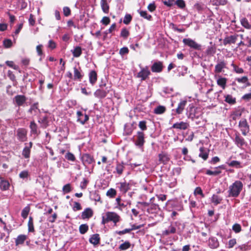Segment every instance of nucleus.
Segmentation results:
<instances>
[{
    "mask_svg": "<svg viewBox=\"0 0 251 251\" xmlns=\"http://www.w3.org/2000/svg\"><path fill=\"white\" fill-rule=\"evenodd\" d=\"M243 184L239 180L235 181L229 187L228 190V196L231 197H237L242 190Z\"/></svg>",
    "mask_w": 251,
    "mask_h": 251,
    "instance_id": "1",
    "label": "nucleus"
},
{
    "mask_svg": "<svg viewBox=\"0 0 251 251\" xmlns=\"http://www.w3.org/2000/svg\"><path fill=\"white\" fill-rule=\"evenodd\" d=\"M121 220L120 216L114 212H106L102 216L101 224L105 225L110 222H112L115 225Z\"/></svg>",
    "mask_w": 251,
    "mask_h": 251,
    "instance_id": "2",
    "label": "nucleus"
},
{
    "mask_svg": "<svg viewBox=\"0 0 251 251\" xmlns=\"http://www.w3.org/2000/svg\"><path fill=\"white\" fill-rule=\"evenodd\" d=\"M134 144L138 148L143 149L145 142V134L143 131H138L136 135H134Z\"/></svg>",
    "mask_w": 251,
    "mask_h": 251,
    "instance_id": "3",
    "label": "nucleus"
},
{
    "mask_svg": "<svg viewBox=\"0 0 251 251\" xmlns=\"http://www.w3.org/2000/svg\"><path fill=\"white\" fill-rule=\"evenodd\" d=\"M140 71L137 74L136 77L140 78L141 81L145 80L151 75V72L148 66L144 67H140Z\"/></svg>",
    "mask_w": 251,
    "mask_h": 251,
    "instance_id": "4",
    "label": "nucleus"
},
{
    "mask_svg": "<svg viewBox=\"0 0 251 251\" xmlns=\"http://www.w3.org/2000/svg\"><path fill=\"white\" fill-rule=\"evenodd\" d=\"M239 127L244 136H246L250 131L249 125L245 119H242L239 121Z\"/></svg>",
    "mask_w": 251,
    "mask_h": 251,
    "instance_id": "5",
    "label": "nucleus"
},
{
    "mask_svg": "<svg viewBox=\"0 0 251 251\" xmlns=\"http://www.w3.org/2000/svg\"><path fill=\"white\" fill-rule=\"evenodd\" d=\"M111 90V86L106 87L105 89H97L94 93V96L98 98L102 99L105 98Z\"/></svg>",
    "mask_w": 251,
    "mask_h": 251,
    "instance_id": "6",
    "label": "nucleus"
},
{
    "mask_svg": "<svg viewBox=\"0 0 251 251\" xmlns=\"http://www.w3.org/2000/svg\"><path fill=\"white\" fill-rule=\"evenodd\" d=\"M183 43L188 47L195 50H200L201 45L196 43L194 40L190 38H184L183 39Z\"/></svg>",
    "mask_w": 251,
    "mask_h": 251,
    "instance_id": "7",
    "label": "nucleus"
},
{
    "mask_svg": "<svg viewBox=\"0 0 251 251\" xmlns=\"http://www.w3.org/2000/svg\"><path fill=\"white\" fill-rule=\"evenodd\" d=\"M238 36L239 35L237 34L226 36L223 40V44L226 46L227 45L235 44Z\"/></svg>",
    "mask_w": 251,
    "mask_h": 251,
    "instance_id": "8",
    "label": "nucleus"
},
{
    "mask_svg": "<svg viewBox=\"0 0 251 251\" xmlns=\"http://www.w3.org/2000/svg\"><path fill=\"white\" fill-rule=\"evenodd\" d=\"M132 183L131 181H130L128 182H126V181L120 182L118 184V188L121 192L125 194L127 191L130 189Z\"/></svg>",
    "mask_w": 251,
    "mask_h": 251,
    "instance_id": "9",
    "label": "nucleus"
},
{
    "mask_svg": "<svg viewBox=\"0 0 251 251\" xmlns=\"http://www.w3.org/2000/svg\"><path fill=\"white\" fill-rule=\"evenodd\" d=\"M27 98L24 95H18L13 99L14 102L18 106H23Z\"/></svg>",
    "mask_w": 251,
    "mask_h": 251,
    "instance_id": "10",
    "label": "nucleus"
},
{
    "mask_svg": "<svg viewBox=\"0 0 251 251\" xmlns=\"http://www.w3.org/2000/svg\"><path fill=\"white\" fill-rule=\"evenodd\" d=\"M234 141L236 145L239 148H242L246 144L245 139L239 133L235 134Z\"/></svg>",
    "mask_w": 251,
    "mask_h": 251,
    "instance_id": "11",
    "label": "nucleus"
},
{
    "mask_svg": "<svg viewBox=\"0 0 251 251\" xmlns=\"http://www.w3.org/2000/svg\"><path fill=\"white\" fill-rule=\"evenodd\" d=\"M32 143L30 142L28 144H25V146L22 151V155L26 159L29 158L30 155Z\"/></svg>",
    "mask_w": 251,
    "mask_h": 251,
    "instance_id": "12",
    "label": "nucleus"
},
{
    "mask_svg": "<svg viewBox=\"0 0 251 251\" xmlns=\"http://www.w3.org/2000/svg\"><path fill=\"white\" fill-rule=\"evenodd\" d=\"M17 132L18 138L20 141L23 142L26 140L27 131L25 128H19Z\"/></svg>",
    "mask_w": 251,
    "mask_h": 251,
    "instance_id": "13",
    "label": "nucleus"
},
{
    "mask_svg": "<svg viewBox=\"0 0 251 251\" xmlns=\"http://www.w3.org/2000/svg\"><path fill=\"white\" fill-rule=\"evenodd\" d=\"M152 72L155 73H160L162 71L163 65L160 61L154 62L151 67Z\"/></svg>",
    "mask_w": 251,
    "mask_h": 251,
    "instance_id": "14",
    "label": "nucleus"
},
{
    "mask_svg": "<svg viewBox=\"0 0 251 251\" xmlns=\"http://www.w3.org/2000/svg\"><path fill=\"white\" fill-rule=\"evenodd\" d=\"M226 63L224 61H219L215 65L214 72L215 73H220L223 69L226 67Z\"/></svg>",
    "mask_w": 251,
    "mask_h": 251,
    "instance_id": "15",
    "label": "nucleus"
},
{
    "mask_svg": "<svg viewBox=\"0 0 251 251\" xmlns=\"http://www.w3.org/2000/svg\"><path fill=\"white\" fill-rule=\"evenodd\" d=\"M93 215V211L90 208H87L81 213L82 219H89Z\"/></svg>",
    "mask_w": 251,
    "mask_h": 251,
    "instance_id": "16",
    "label": "nucleus"
},
{
    "mask_svg": "<svg viewBox=\"0 0 251 251\" xmlns=\"http://www.w3.org/2000/svg\"><path fill=\"white\" fill-rule=\"evenodd\" d=\"M76 115L77 117V121L80 122L82 125H84L85 122L89 119L88 116L86 114L83 116L82 113L81 111H77Z\"/></svg>",
    "mask_w": 251,
    "mask_h": 251,
    "instance_id": "17",
    "label": "nucleus"
},
{
    "mask_svg": "<svg viewBox=\"0 0 251 251\" xmlns=\"http://www.w3.org/2000/svg\"><path fill=\"white\" fill-rule=\"evenodd\" d=\"M188 126L189 124L187 123L181 122L174 124L172 126V127L180 130H185L187 129Z\"/></svg>",
    "mask_w": 251,
    "mask_h": 251,
    "instance_id": "18",
    "label": "nucleus"
},
{
    "mask_svg": "<svg viewBox=\"0 0 251 251\" xmlns=\"http://www.w3.org/2000/svg\"><path fill=\"white\" fill-rule=\"evenodd\" d=\"M82 161L84 164H90L94 162V159L90 154H84L82 156Z\"/></svg>",
    "mask_w": 251,
    "mask_h": 251,
    "instance_id": "19",
    "label": "nucleus"
},
{
    "mask_svg": "<svg viewBox=\"0 0 251 251\" xmlns=\"http://www.w3.org/2000/svg\"><path fill=\"white\" fill-rule=\"evenodd\" d=\"M209 246L211 249H216L219 246V243L216 237L210 238L208 241Z\"/></svg>",
    "mask_w": 251,
    "mask_h": 251,
    "instance_id": "20",
    "label": "nucleus"
},
{
    "mask_svg": "<svg viewBox=\"0 0 251 251\" xmlns=\"http://www.w3.org/2000/svg\"><path fill=\"white\" fill-rule=\"evenodd\" d=\"M186 100H181L178 103V106L176 110V113L178 114H181L186 106Z\"/></svg>",
    "mask_w": 251,
    "mask_h": 251,
    "instance_id": "21",
    "label": "nucleus"
},
{
    "mask_svg": "<svg viewBox=\"0 0 251 251\" xmlns=\"http://www.w3.org/2000/svg\"><path fill=\"white\" fill-rule=\"evenodd\" d=\"M9 187V182L3 177H0V188L2 190H6L8 189Z\"/></svg>",
    "mask_w": 251,
    "mask_h": 251,
    "instance_id": "22",
    "label": "nucleus"
},
{
    "mask_svg": "<svg viewBox=\"0 0 251 251\" xmlns=\"http://www.w3.org/2000/svg\"><path fill=\"white\" fill-rule=\"evenodd\" d=\"M235 80L237 81L238 83L245 84V87L251 85L249 81V79L247 76H244L241 77H238L235 79Z\"/></svg>",
    "mask_w": 251,
    "mask_h": 251,
    "instance_id": "23",
    "label": "nucleus"
},
{
    "mask_svg": "<svg viewBox=\"0 0 251 251\" xmlns=\"http://www.w3.org/2000/svg\"><path fill=\"white\" fill-rule=\"evenodd\" d=\"M30 128L31 129V133L33 134L37 135L40 133L38 129V126L34 122V121H32L30 122Z\"/></svg>",
    "mask_w": 251,
    "mask_h": 251,
    "instance_id": "24",
    "label": "nucleus"
},
{
    "mask_svg": "<svg viewBox=\"0 0 251 251\" xmlns=\"http://www.w3.org/2000/svg\"><path fill=\"white\" fill-rule=\"evenodd\" d=\"M89 81L92 85H94L97 80V74L95 71H91L89 74Z\"/></svg>",
    "mask_w": 251,
    "mask_h": 251,
    "instance_id": "25",
    "label": "nucleus"
},
{
    "mask_svg": "<svg viewBox=\"0 0 251 251\" xmlns=\"http://www.w3.org/2000/svg\"><path fill=\"white\" fill-rule=\"evenodd\" d=\"M227 79L225 77H223L221 76H219L217 80V84L221 87L223 89L226 88Z\"/></svg>",
    "mask_w": 251,
    "mask_h": 251,
    "instance_id": "26",
    "label": "nucleus"
},
{
    "mask_svg": "<svg viewBox=\"0 0 251 251\" xmlns=\"http://www.w3.org/2000/svg\"><path fill=\"white\" fill-rule=\"evenodd\" d=\"M220 168L224 169L223 165H221L215 168L214 171L208 170L206 171V174L208 175L217 176L221 173V171L219 169Z\"/></svg>",
    "mask_w": 251,
    "mask_h": 251,
    "instance_id": "27",
    "label": "nucleus"
},
{
    "mask_svg": "<svg viewBox=\"0 0 251 251\" xmlns=\"http://www.w3.org/2000/svg\"><path fill=\"white\" fill-rule=\"evenodd\" d=\"M240 24L242 26L247 29H251V24H250L249 21L246 18L243 17L240 20Z\"/></svg>",
    "mask_w": 251,
    "mask_h": 251,
    "instance_id": "28",
    "label": "nucleus"
},
{
    "mask_svg": "<svg viewBox=\"0 0 251 251\" xmlns=\"http://www.w3.org/2000/svg\"><path fill=\"white\" fill-rule=\"evenodd\" d=\"M200 153L199 154V156L202 158L204 160H206L208 157L209 151L204 149L203 148H201L200 149Z\"/></svg>",
    "mask_w": 251,
    "mask_h": 251,
    "instance_id": "29",
    "label": "nucleus"
},
{
    "mask_svg": "<svg viewBox=\"0 0 251 251\" xmlns=\"http://www.w3.org/2000/svg\"><path fill=\"white\" fill-rule=\"evenodd\" d=\"M48 117L46 116L40 117L38 119V122L41 124V126L43 128H46L48 126Z\"/></svg>",
    "mask_w": 251,
    "mask_h": 251,
    "instance_id": "30",
    "label": "nucleus"
},
{
    "mask_svg": "<svg viewBox=\"0 0 251 251\" xmlns=\"http://www.w3.org/2000/svg\"><path fill=\"white\" fill-rule=\"evenodd\" d=\"M28 112L34 115L37 114L40 112V110L38 108V103H35L32 104Z\"/></svg>",
    "mask_w": 251,
    "mask_h": 251,
    "instance_id": "31",
    "label": "nucleus"
},
{
    "mask_svg": "<svg viewBox=\"0 0 251 251\" xmlns=\"http://www.w3.org/2000/svg\"><path fill=\"white\" fill-rule=\"evenodd\" d=\"M100 5L103 12L105 13L109 12V5L107 3V0H101Z\"/></svg>",
    "mask_w": 251,
    "mask_h": 251,
    "instance_id": "32",
    "label": "nucleus"
},
{
    "mask_svg": "<svg viewBox=\"0 0 251 251\" xmlns=\"http://www.w3.org/2000/svg\"><path fill=\"white\" fill-rule=\"evenodd\" d=\"M27 236L25 235L21 234L19 235L15 241L16 245H18L23 244Z\"/></svg>",
    "mask_w": 251,
    "mask_h": 251,
    "instance_id": "33",
    "label": "nucleus"
},
{
    "mask_svg": "<svg viewBox=\"0 0 251 251\" xmlns=\"http://www.w3.org/2000/svg\"><path fill=\"white\" fill-rule=\"evenodd\" d=\"M89 241L91 243L94 245H97L100 242L99 235L98 234H94L89 239Z\"/></svg>",
    "mask_w": 251,
    "mask_h": 251,
    "instance_id": "34",
    "label": "nucleus"
},
{
    "mask_svg": "<svg viewBox=\"0 0 251 251\" xmlns=\"http://www.w3.org/2000/svg\"><path fill=\"white\" fill-rule=\"evenodd\" d=\"M72 52L73 54V56L75 57H79L82 53V50L81 47L77 46L76 47L74 50H72Z\"/></svg>",
    "mask_w": 251,
    "mask_h": 251,
    "instance_id": "35",
    "label": "nucleus"
},
{
    "mask_svg": "<svg viewBox=\"0 0 251 251\" xmlns=\"http://www.w3.org/2000/svg\"><path fill=\"white\" fill-rule=\"evenodd\" d=\"M138 12L139 13L140 15L149 21H151L152 19V16L149 14L146 11L143 10H138Z\"/></svg>",
    "mask_w": 251,
    "mask_h": 251,
    "instance_id": "36",
    "label": "nucleus"
},
{
    "mask_svg": "<svg viewBox=\"0 0 251 251\" xmlns=\"http://www.w3.org/2000/svg\"><path fill=\"white\" fill-rule=\"evenodd\" d=\"M225 101L230 104H233L236 102V98L233 97L231 95H227L225 96Z\"/></svg>",
    "mask_w": 251,
    "mask_h": 251,
    "instance_id": "37",
    "label": "nucleus"
},
{
    "mask_svg": "<svg viewBox=\"0 0 251 251\" xmlns=\"http://www.w3.org/2000/svg\"><path fill=\"white\" fill-rule=\"evenodd\" d=\"M74 78L75 80H79L82 78L83 75H81V72L76 67L74 68Z\"/></svg>",
    "mask_w": 251,
    "mask_h": 251,
    "instance_id": "38",
    "label": "nucleus"
},
{
    "mask_svg": "<svg viewBox=\"0 0 251 251\" xmlns=\"http://www.w3.org/2000/svg\"><path fill=\"white\" fill-rule=\"evenodd\" d=\"M222 201V198L216 195H213L211 198V201L215 205H217L220 203Z\"/></svg>",
    "mask_w": 251,
    "mask_h": 251,
    "instance_id": "39",
    "label": "nucleus"
},
{
    "mask_svg": "<svg viewBox=\"0 0 251 251\" xmlns=\"http://www.w3.org/2000/svg\"><path fill=\"white\" fill-rule=\"evenodd\" d=\"M176 232V229L175 227L171 226L169 227L168 229L164 230L163 232V234L165 235H168L170 234H173Z\"/></svg>",
    "mask_w": 251,
    "mask_h": 251,
    "instance_id": "40",
    "label": "nucleus"
},
{
    "mask_svg": "<svg viewBox=\"0 0 251 251\" xmlns=\"http://www.w3.org/2000/svg\"><path fill=\"white\" fill-rule=\"evenodd\" d=\"M137 228H138L137 227H135V226H132V228H126L123 230L117 231H116V233L118 235H121L125 234H126L127 233H129L131 230H132L133 229H137Z\"/></svg>",
    "mask_w": 251,
    "mask_h": 251,
    "instance_id": "41",
    "label": "nucleus"
},
{
    "mask_svg": "<svg viewBox=\"0 0 251 251\" xmlns=\"http://www.w3.org/2000/svg\"><path fill=\"white\" fill-rule=\"evenodd\" d=\"M227 164L230 167H234L236 168H240L242 167L241 162L236 160H233L230 163H227Z\"/></svg>",
    "mask_w": 251,
    "mask_h": 251,
    "instance_id": "42",
    "label": "nucleus"
},
{
    "mask_svg": "<svg viewBox=\"0 0 251 251\" xmlns=\"http://www.w3.org/2000/svg\"><path fill=\"white\" fill-rule=\"evenodd\" d=\"M28 230L29 232H33L34 231L33 219L29 217L28 222Z\"/></svg>",
    "mask_w": 251,
    "mask_h": 251,
    "instance_id": "43",
    "label": "nucleus"
},
{
    "mask_svg": "<svg viewBox=\"0 0 251 251\" xmlns=\"http://www.w3.org/2000/svg\"><path fill=\"white\" fill-rule=\"evenodd\" d=\"M117 192L113 188L109 189L106 192V196L110 198H113L116 195Z\"/></svg>",
    "mask_w": 251,
    "mask_h": 251,
    "instance_id": "44",
    "label": "nucleus"
},
{
    "mask_svg": "<svg viewBox=\"0 0 251 251\" xmlns=\"http://www.w3.org/2000/svg\"><path fill=\"white\" fill-rule=\"evenodd\" d=\"M231 65L233 68V71L237 74H241L244 72V70L242 68H240L235 64L232 63Z\"/></svg>",
    "mask_w": 251,
    "mask_h": 251,
    "instance_id": "45",
    "label": "nucleus"
},
{
    "mask_svg": "<svg viewBox=\"0 0 251 251\" xmlns=\"http://www.w3.org/2000/svg\"><path fill=\"white\" fill-rule=\"evenodd\" d=\"M79 232L81 234H85L88 230V226L86 224H82L79 226Z\"/></svg>",
    "mask_w": 251,
    "mask_h": 251,
    "instance_id": "46",
    "label": "nucleus"
},
{
    "mask_svg": "<svg viewBox=\"0 0 251 251\" xmlns=\"http://www.w3.org/2000/svg\"><path fill=\"white\" fill-rule=\"evenodd\" d=\"M130 245H131V244L129 243V242L126 241L124 243L120 245V246L119 247V249L121 250H123V251L126 250L130 248Z\"/></svg>",
    "mask_w": 251,
    "mask_h": 251,
    "instance_id": "47",
    "label": "nucleus"
},
{
    "mask_svg": "<svg viewBox=\"0 0 251 251\" xmlns=\"http://www.w3.org/2000/svg\"><path fill=\"white\" fill-rule=\"evenodd\" d=\"M124 168V165L123 164L117 163L116 167L117 173L118 175H121L123 173Z\"/></svg>",
    "mask_w": 251,
    "mask_h": 251,
    "instance_id": "48",
    "label": "nucleus"
},
{
    "mask_svg": "<svg viewBox=\"0 0 251 251\" xmlns=\"http://www.w3.org/2000/svg\"><path fill=\"white\" fill-rule=\"evenodd\" d=\"M170 27L173 29L174 31H176L178 32L181 33L185 31V29L183 28H178L176 25L174 24L171 23L170 25Z\"/></svg>",
    "mask_w": 251,
    "mask_h": 251,
    "instance_id": "49",
    "label": "nucleus"
},
{
    "mask_svg": "<svg viewBox=\"0 0 251 251\" xmlns=\"http://www.w3.org/2000/svg\"><path fill=\"white\" fill-rule=\"evenodd\" d=\"M165 111V107L163 106H158L154 109V113L157 114L163 113Z\"/></svg>",
    "mask_w": 251,
    "mask_h": 251,
    "instance_id": "50",
    "label": "nucleus"
},
{
    "mask_svg": "<svg viewBox=\"0 0 251 251\" xmlns=\"http://www.w3.org/2000/svg\"><path fill=\"white\" fill-rule=\"evenodd\" d=\"M29 212V208L28 206L25 207L22 211V216L23 218L26 219Z\"/></svg>",
    "mask_w": 251,
    "mask_h": 251,
    "instance_id": "51",
    "label": "nucleus"
},
{
    "mask_svg": "<svg viewBox=\"0 0 251 251\" xmlns=\"http://www.w3.org/2000/svg\"><path fill=\"white\" fill-rule=\"evenodd\" d=\"M129 35V31L126 28H124L122 29L121 32V36L126 39Z\"/></svg>",
    "mask_w": 251,
    "mask_h": 251,
    "instance_id": "52",
    "label": "nucleus"
},
{
    "mask_svg": "<svg viewBox=\"0 0 251 251\" xmlns=\"http://www.w3.org/2000/svg\"><path fill=\"white\" fill-rule=\"evenodd\" d=\"M132 20V16L128 14H126L124 18L123 22L126 25H128Z\"/></svg>",
    "mask_w": 251,
    "mask_h": 251,
    "instance_id": "53",
    "label": "nucleus"
},
{
    "mask_svg": "<svg viewBox=\"0 0 251 251\" xmlns=\"http://www.w3.org/2000/svg\"><path fill=\"white\" fill-rule=\"evenodd\" d=\"M160 209L159 205L156 204L151 203L150 206V209H148V210H152L151 212H155L157 211Z\"/></svg>",
    "mask_w": 251,
    "mask_h": 251,
    "instance_id": "54",
    "label": "nucleus"
},
{
    "mask_svg": "<svg viewBox=\"0 0 251 251\" xmlns=\"http://www.w3.org/2000/svg\"><path fill=\"white\" fill-rule=\"evenodd\" d=\"M194 194L195 195H200L201 198L204 197V195L203 194L202 191L201 187H197L194 190Z\"/></svg>",
    "mask_w": 251,
    "mask_h": 251,
    "instance_id": "55",
    "label": "nucleus"
},
{
    "mask_svg": "<svg viewBox=\"0 0 251 251\" xmlns=\"http://www.w3.org/2000/svg\"><path fill=\"white\" fill-rule=\"evenodd\" d=\"M159 160L163 163H166L169 160L168 156L164 154H160L159 155Z\"/></svg>",
    "mask_w": 251,
    "mask_h": 251,
    "instance_id": "56",
    "label": "nucleus"
},
{
    "mask_svg": "<svg viewBox=\"0 0 251 251\" xmlns=\"http://www.w3.org/2000/svg\"><path fill=\"white\" fill-rule=\"evenodd\" d=\"M172 205L175 207V210L181 211L183 210V205L179 203H174Z\"/></svg>",
    "mask_w": 251,
    "mask_h": 251,
    "instance_id": "57",
    "label": "nucleus"
},
{
    "mask_svg": "<svg viewBox=\"0 0 251 251\" xmlns=\"http://www.w3.org/2000/svg\"><path fill=\"white\" fill-rule=\"evenodd\" d=\"M65 158L70 161H74L75 159V155L71 152H68L65 155Z\"/></svg>",
    "mask_w": 251,
    "mask_h": 251,
    "instance_id": "58",
    "label": "nucleus"
},
{
    "mask_svg": "<svg viewBox=\"0 0 251 251\" xmlns=\"http://www.w3.org/2000/svg\"><path fill=\"white\" fill-rule=\"evenodd\" d=\"M29 176V174L27 171L25 170L22 171L19 174V177L22 179L27 178Z\"/></svg>",
    "mask_w": 251,
    "mask_h": 251,
    "instance_id": "59",
    "label": "nucleus"
},
{
    "mask_svg": "<svg viewBox=\"0 0 251 251\" xmlns=\"http://www.w3.org/2000/svg\"><path fill=\"white\" fill-rule=\"evenodd\" d=\"M72 190V188L70 184H67L63 187V191L65 193H68Z\"/></svg>",
    "mask_w": 251,
    "mask_h": 251,
    "instance_id": "60",
    "label": "nucleus"
},
{
    "mask_svg": "<svg viewBox=\"0 0 251 251\" xmlns=\"http://www.w3.org/2000/svg\"><path fill=\"white\" fill-rule=\"evenodd\" d=\"M138 126L142 130H145L147 128L146 126V122L145 121H140L139 123Z\"/></svg>",
    "mask_w": 251,
    "mask_h": 251,
    "instance_id": "61",
    "label": "nucleus"
},
{
    "mask_svg": "<svg viewBox=\"0 0 251 251\" xmlns=\"http://www.w3.org/2000/svg\"><path fill=\"white\" fill-rule=\"evenodd\" d=\"M129 50L127 47H123L121 48L119 51V53L121 55L123 56L128 53Z\"/></svg>",
    "mask_w": 251,
    "mask_h": 251,
    "instance_id": "62",
    "label": "nucleus"
},
{
    "mask_svg": "<svg viewBox=\"0 0 251 251\" xmlns=\"http://www.w3.org/2000/svg\"><path fill=\"white\" fill-rule=\"evenodd\" d=\"M232 229L235 231V232L239 233L241 230V226L239 224H235L232 226Z\"/></svg>",
    "mask_w": 251,
    "mask_h": 251,
    "instance_id": "63",
    "label": "nucleus"
},
{
    "mask_svg": "<svg viewBox=\"0 0 251 251\" xmlns=\"http://www.w3.org/2000/svg\"><path fill=\"white\" fill-rule=\"evenodd\" d=\"M242 99L246 101H249L251 100V89L250 90V92L243 95Z\"/></svg>",
    "mask_w": 251,
    "mask_h": 251,
    "instance_id": "64",
    "label": "nucleus"
}]
</instances>
